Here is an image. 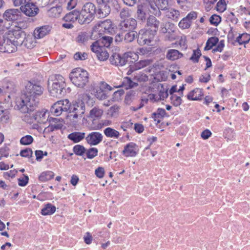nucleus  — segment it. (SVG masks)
<instances>
[{"instance_id": "obj_1", "label": "nucleus", "mask_w": 250, "mask_h": 250, "mask_svg": "<svg viewBox=\"0 0 250 250\" xmlns=\"http://www.w3.org/2000/svg\"><path fill=\"white\" fill-rule=\"evenodd\" d=\"M43 90L39 83L28 81L25 86L24 93L20 101L17 102L18 109L24 113L32 111L39 103L38 97L42 94Z\"/></svg>"}, {"instance_id": "obj_2", "label": "nucleus", "mask_w": 250, "mask_h": 250, "mask_svg": "<svg viewBox=\"0 0 250 250\" xmlns=\"http://www.w3.org/2000/svg\"><path fill=\"white\" fill-rule=\"evenodd\" d=\"M85 111L84 103L82 101L70 103L67 99L60 100L55 103L50 109L51 112L55 116H60L62 112L68 111L69 117L74 120L82 117Z\"/></svg>"}, {"instance_id": "obj_3", "label": "nucleus", "mask_w": 250, "mask_h": 250, "mask_svg": "<svg viewBox=\"0 0 250 250\" xmlns=\"http://www.w3.org/2000/svg\"><path fill=\"white\" fill-rule=\"evenodd\" d=\"M66 84L63 77L60 75L52 76L48 80V88L52 96L61 97L65 93Z\"/></svg>"}, {"instance_id": "obj_4", "label": "nucleus", "mask_w": 250, "mask_h": 250, "mask_svg": "<svg viewBox=\"0 0 250 250\" xmlns=\"http://www.w3.org/2000/svg\"><path fill=\"white\" fill-rule=\"evenodd\" d=\"M69 78L75 86L83 88L89 82V74L86 70L76 68L70 73Z\"/></svg>"}, {"instance_id": "obj_5", "label": "nucleus", "mask_w": 250, "mask_h": 250, "mask_svg": "<svg viewBox=\"0 0 250 250\" xmlns=\"http://www.w3.org/2000/svg\"><path fill=\"white\" fill-rule=\"evenodd\" d=\"M96 11V6L93 3L88 2L85 3L80 12V24H86L91 22L94 19Z\"/></svg>"}, {"instance_id": "obj_6", "label": "nucleus", "mask_w": 250, "mask_h": 250, "mask_svg": "<svg viewBox=\"0 0 250 250\" xmlns=\"http://www.w3.org/2000/svg\"><path fill=\"white\" fill-rule=\"evenodd\" d=\"M148 10L149 12L156 17L162 15L161 10H166L168 6V0H149Z\"/></svg>"}, {"instance_id": "obj_7", "label": "nucleus", "mask_w": 250, "mask_h": 250, "mask_svg": "<svg viewBox=\"0 0 250 250\" xmlns=\"http://www.w3.org/2000/svg\"><path fill=\"white\" fill-rule=\"evenodd\" d=\"M17 91V87L14 82L9 80H5L2 86L0 87V92L7 96L9 99L8 102L10 99L15 97Z\"/></svg>"}, {"instance_id": "obj_8", "label": "nucleus", "mask_w": 250, "mask_h": 250, "mask_svg": "<svg viewBox=\"0 0 250 250\" xmlns=\"http://www.w3.org/2000/svg\"><path fill=\"white\" fill-rule=\"evenodd\" d=\"M156 34L149 30H141L138 34L137 42L140 45H149L154 38Z\"/></svg>"}, {"instance_id": "obj_9", "label": "nucleus", "mask_w": 250, "mask_h": 250, "mask_svg": "<svg viewBox=\"0 0 250 250\" xmlns=\"http://www.w3.org/2000/svg\"><path fill=\"white\" fill-rule=\"evenodd\" d=\"M8 36L12 39L14 42L18 46L22 45L25 39L26 34L24 31L21 28L18 27L17 29L10 30L8 32Z\"/></svg>"}, {"instance_id": "obj_10", "label": "nucleus", "mask_w": 250, "mask_h": 250, "mask_svg": "<svg viewBox=\"0 0 250 250\" xmlns=\"http://www.w3.org/2000/svg\"><path fill=\"white\" fill-rule=\"evenodd\" d=\"M0 49L3 52L11 53L17 50L18 45H16L12 38L3 37L0 41Z\"/></svg>"}, {"instance_id": "obj_11", "label": "nucleus", "mask_w": 250, "mask_h": 250, "mask_svg": "<svg viewBox=\"0 0 250 250\" xmlns=\"http://www.w3.org/2000/svg\"><path fill=\"white\" fill-rule=\"evenodd\" d=\"M110 91L112 90L111 87L105 82H102L99 86L96 87L95 91V96L96 97L103 100L108 97L106 90Z\"/></svg>"}, {"instance_id": "obj_12", "label": "nucleus", "mask_w": 250, "mask_h": 250, "mask_svg": "<svg viewBox=\"0 0 250 250\" xmlns=\"http://www.w3.org/2000/svg\"><path fill=\"white\" fill-rule=\"evenodd\" d=\"M137 25V21L133 18H129L122 21L119 25L120 30L123 32L135 31Z\"/></svg>"}, {"instance_id": "obj_13", "label": "nucleus", "mask_w": 250, "mask_h": 250, "mask_svg": "<svg viewBox=\"0 0 250 250\" xmlns=\"http://www.w3.org/2000/svg\"><path fill=\"white\" fill-rule=\"evenodd\" d=\"M152 60H151L147 59L141 60L139 62L135 63L133 65H130L129 66V69L127 72V74L129 75L131 74V73L134 71L143 68L146 66H149V67H150V65L152 64Z\"/></svg>"}, {"instance_id": "obj_14", "label": "nucleus", "mask_w": 250, "mask_h": 250, "mask_svg": "<svg viewBox=\"0 0 250 250\" xmlns=\"http://www.w3.org/2000/svg\"><path fill=\"white\" fill-rule=\"evenodd\" d=\"M21 12L18 9H9L6 10L3 15V17L7 21H14L21 18Z\"/></svg>"}, {"instance_id": "obj_15", "label": "nucleus", "mask_w": 250, "mask_h": 250, "mask_svg": "<svg viewBox=\"0 0 250 250\" xmlns=\"http://www.w3.org/2000/svg\"><path fill=\"white\" fill-rule=\"evenodd\" d=\"M21 12H22L26 15L33 17L38 13V8L32 3L27 2L20 7Z\"/></svg>"}, {"instance_id": "obj_16", "label": "nucleus", "mask_w": 250, "mask_h": 250, "mask_svg": "<svg viewBox=\"0 0 250 250\" xmlns=\"http://www.w3.org/2000/svg\"><path fill=\"white\" fill-rule=\"evenodd\" d=\"M111 64L115 66H123L127 62L126 57L125 55L121 56L118 53H114L109 58Z\"/></svg>"}, {"instance_id": "obj_17", "label": "nucleus", "mask_w": 250, "mask_h": 250, "mask_svg": "<svg viewBox=\"0 0 250 250\" xmlns=\"http://www.w3.org/2000/svg\"><path fill=\"white\" fill-rule=\"evenodd\" d=\"M102 134L98 132H92L89 133L85 138L87 143L91 146H96L102 142Z\"/></svg>"}, {"instance_id": "obj_18", "label": "nucleus", "mask_w": 250, "mask_h": 250, "mask_svg": "<svg viewBox=\"0 0 250 250\" xmlns=\"http://www.w3.org/2000/svg\"><path fill=\"white\" fill-rule=\"evenodd\" d=\"M138 151L137 145L131 142L125 146L122 153L125 157H135L137 154Z\"/></svg>"}, {"instance_id": "obj_19", "label": "nucleus", "mask_w": 250, "mask_h": 250, "mask_svg": "<svg viewBox=\"0 0 250 250\" xmlns=\"http://www.w3.org/2000/svg\"><path fill=\"white\" fill-rule=\"evenodd\" d=\"M160 21L158 20L155 17L149 16L147 19V30H149L156 34L160 26Z\"/></svg>"}, {"instance_id": "obj_20", "label": "nucleus", "mask_w": 250, "mask_h": 250, "mask_svg": "<svg viewBox=\"0 0 250 250\" xmlns=\"http://www.w3.org/2000/svg\"><path fill=\"white\" fill-rule=\"evenodd\" d=\"M98 27L102 31L108 33H112L114 32L113 24L110 20H105L100 21Z\"/></svg>"}, {"instance_id": "obj_21", "label": "nucleus", "mask_w": 250, "mask_h": 250, "mask_svg": "<svg viewBox=\"0 0 250 250\" xmlns=\"http://www.w3.org/2000/svg\"><path fill=\"white\" fill-rule=\"evenodd\" d=\"M50 125L48 127L51 131L55 130L61 129L63 126V120L56 118H50L49 119Z\"/></svg>"}, {"instance_id": "obj_22", "label": "nucleus", "mask_w": 250, "mask_h": 250, "mask_svg": "<svg viewBox=\"0 0 250 250\" xmlns=\"http://www.w3.org/2000/svg\"><path fill=\"white\" fill-rule=\"evenodd\" d=\"M161 11L165 12L166 17L173 21H177L180 16V13L178 10L172 8H168V6L166 10H161Z\"/></svg>"}, {"instance_id": "obj_23", "label": "nucleus", "mask_w": 250, "mask_h": 250, "mask_svg": "<svg viewBox=\"0 0 250 250\" xmlns=\"http://www.w3.org/2000/svg\"><path fill=\"white\" fill-rule=\"evenodd\" d=\"M81 15L79 11L73 10L66 14L63 19L66 22H74L78 20L79 23H80V19H81Z\"/></svg>"}, {"instance_id": "obj_24", "label": "nucleus", "mask_w": 250, "mask_h": 250, "mask_svg": "<svg viewBox=\"0 0 250 250\" xmlns=\"http://www.w3.org/2000/svg\"><path fill=\"white\" fill-rule=\"evenodd\" d=\"M50 30L49 25H44L36 28L34 31V36L35 38H42L46 35Z\"/></svg>"}, {"instance_id": "obj_25", "label": "nucleus", "mask_w": 250, "mask_h": 250, "mask_svg": "<svg viewBox=\"0 0 250 250\" xmlns=\"http://www.w3.org/2000/svg\"><path fill=\"white\" fill-rule=\"evenodd\" d=\"M203 96V92L202 89L195 88L191 91L187 95V98L189 100L198 101L201 100Z\"/></svg>"}, {"instance_id": "obj_26", "label": "nucleus", "mask_w": 250, "mask_h": 250, "mask_svg": "<svg viewBox=\"0 0 250 250\" xmlns=\"http://www.w3.org/2000/svg\"><path fill=\"white\" fill-rule=\"evenodd\" d=\"M32 116L34 120L40 124H44L48 120V115L43 110L37 111Z\"/></svg>"}, {"instance_id": "obj_27", "label": "nucleus", "mask_w": 250, "mask_h": 250, "mask_svg": "<svg viewBox=\"0 0 250 250\" xmlns=\"http://www.w3.org/2000/svg\"><path fill=\"white\" fill-rule=\"evenodd\" d=\"M62 3L56 4L55 6L51 7L47 12L49 17L56 18L59 17L62 12Z\"/></svg>"}, {"instance_id": "obj_28", "label": "nucleus", "mask_w": 250, "mask_h": 250, "mask_svg": "<svg viewBox=\"0 0 250 250\" xmlns=\"http://www.w3.org/2000/svg\"><path fill=\"white\" fill-rule=\"evenodd\" d=\"M103 110L102 108L98 106H94L90 110L88 118L92 120L100 119L103 115Z\"/></svg>"}, {"instance_id": "obj_29", "label": "nucleus", "mask_w": 250, "mask_h": 250, "mask_svg": "<svg viewBox=\"0 0 250 250\" xmlns=\"http://www.w3.org/2000/svg\"><path fill=\"white\" fill-rule=\"evenodd\" d=\"M84 137L85 133L84 132H73L69 134L68 136V138L75 143L80 142L83 139Z\"/></svg>"}, {"instance_id": "obj_30", "label": "nucleus", "mask_w": 250, "mask_h": 250, "mask_svg": "<svg viewBox=\"0 0 250 250\" xmlns=\"http://www.w3.org/2000/svg\"><path fill=\"white\" fill-rule=\"evenodd\" d=\"M183 54L176 49H169L167 54V58L169 60L174 61L181 58Z\"/></svg>"}, {"instance_id": "obj_31", "label": "nucleus", "mask_w": 250, "mask_h": 250, "mask_svg": "<svg viewBox=\"0 0 250 250\" xmlns=\"http://www.w3.org/2000/svg\"><path fill=\"white\" fill-rule=\"evenodd\" d=\"M138 85V83L136 82H133L129 77H125L122 82V86L125 89L132 88Z\"/></svg>"}, {"instance_id": "obj_32", "label": "nucleus", "mask_w": 250, "mask_h": 250, "mask_svg": "<svg viewBox=\"0 0 250 250\" xmlns=\"http://www.w3.org/2000/svg\"><path fill=\"white\" fill-rule=\"evenodd\" d=\"M104 135L108 138L117 139L120 136V133L117 130L111 127H107L104 131Z\"/></svg>"}, {"instance_id": "obj_33", "label": "nucleus", "mask_w": 250, "mask_h": 250, "mask_svg": "<svg viewBox=\"0 0 250 250\" xmlns=\"http://www.w3.org/2000/svg\"><path fill=\"white\" fill-rule=\"evenodd\" d=\"M56 211V207L51 204H47L42 209V214L43 215H48L52 214Z\"/></svg>"}, {"instance_id": "obj_34", "label": "nucleus", "mask_w": 250, "mask_h": 250, "mask_svg": "<svg viewBox=\"0 0 250 250\" xmlns=\"http://www.w3.org/2000/svg\"><path fill=\"white\" fill-rule=\"evenodd\" d=\"M98 41L100 43L101 45L103 46V47L108 48L112 42L113 38L109 36L103 35Z\"/></svg>"}, {"instance_id": "obj_35", "label": "nucleus", "mask_w": 250, "mask_h": 250, "mask_svg": "<svg viewBox=\"0 0 250 250\" xmlns=\"http://www.w3.org/2000/svg\"><path fill=\"white\" fill-rule=\"evenodd\" d=\"M250 41V34L247 33L240 34L236 40V41L240 45L247 44Z\"/></svg>"}, {"instance_id": "obj_36", "label": "nucleus", "mask_w": 250, "mask_h": 250, "mask_svg": "<svg viewBox=\"0 0 250 250\" xmlns=\"http://www.w3.org/2000/svg\"><path fill=\"white\" fill-rule=\"evenodd\" d=\"M35 38V37L34 38L32 36L28 35L27 36H25V39L22 45H23L27 48H33L35 45L36 43Z\"/></svg>"}, {"instance_id": "obj_37", "label": "nucleus", "mask_w": 250, "mask_h": 250, "mask_svg": "<svg viewBox=\"0 0 250 250\" xmlns=\"http://www.w3.org/2000/svg\"><path fill=\"white\" fill-rule=\"evenodd\" d=\"M219 39L216 37H212L209 38L207 42L206 46L204 48L205 50H209L212 48V47L215 45L218 42Z\"/></svg>"}, {"instance_id": "obj_38", "label": "nucleus", "mask_w": 250, "mask_h": 250, "mask_svg": "<svg viewBox=\"0 0 250 250\" xmlns=\"http://www.w3.org/2000/svg\"><path fill=\"white\" fill-rule=\"evenodd\" d=\"M103 36V31L98 27H96L92 30L90 38L92 40L98 41Z\"/></svg>"}, {"instance_id": "obj_39", "label": "nucleus", "mask_w": 250, "mask_h": 250, "mask_svg": "<svg viewBox=\"0 0 250 250\" xmlns=\"http://www.w3.org/2000/svg\"><path fill=\"white\" fill-rule=\"evenodd\" d=\"M127 32L124 37V41L125 42H131L137 37L138 33L135 31Z\"/></svg>"}, {"instance_id": "obj_40", "label": "nucleus", "mask_w": 250, "mask_h": 250, "mask_svg": "<svg viewBox=\"0 0 250 250\" xmlns=\"http://www.w3.org/2000/svg\"><path fill=\"white\" fill-rule=\"evenodd\" d=\"M54 174L52 171H46L42 173L39 177V180L45 182L51 180L53 178Z\"/></svg>"}, {"instance_id": "obj_41", "label": "nucleus", "mask_w": 250, "mask_h": 250, "mask_svg": "<svg viewBox=\"0 0 250 250\" xmlns=\"http://www.w3.org/2000/svg\"><path fill=\"white\" fill-rule=\"evenodd\" d=\"M110 12V7L108 5H104L103 7L102 6H100V8L98 10V15L100 17H105L107 16Z\"/></svg>"}, {"instance_id": "obj_42", "label": "nucleus", "mask_w": 250, "mask_h": 250, "mask_svg": "<svg viewBox=\"0 0 250 250\" xmlns=\"http://www.w3.org/2000/svg\"><path fill=\"white\" fill-rule=\"evenodd\" d=\"M119 106L117 105H114L111 106L107 110V115L111 117H117L119 114Z\"/></svg>"}, {"instance_id": "obj_43", "label": "nucleus", "mask_w": 250, "mask_h": 250, "mask_svg": "<svg viewBox=\"0 0 250 250\" xmlns=\"http://www.w3.org/2000/svg\"><path fill=\"white\" fill-rule=\"evenodd\" d=\"M96 56L98 60L101 61H104L109 58V54L105 50V48H104L99 52H98V53L96 54Z\"/></svg>"}, {"instance_id": "obj_44", "label": "nucleus", "mask_w": 250, "mask_h": 250, "mask_svg": "<svg viewBox=\"0 0 250 250\" xmlns=\"http://www.w3.org/2000/svg\"><path fill=\"white\" fill-rule=\"evenodd\" d=\"M85 147L82 145H77L73 147L74 152L78 156H82L85 152Z\"/></svg>"}, {"instance_id": "obj_45", "label": "nucleus", "mask_w": 250, "mask_h": 250, "mask_svg": "<svg viewBox=\"0 0 250 250\" xmlns=\"http://www.w3.org/2000/svg\"><path fill=\"white\" fill-rule=\"evenodd\" d=\"M33 138L29 135L22 137L20 140V143L22 145H29L33 142Z\"/></svg>"}, {"instance_id": "obj_46", "label": "nucleus", "mask_w": 250, "mask_h": 250, "mask_svg": "<svg viewBox=\"0 0 250 250\" xmlns=\"http://www.w3.org/2000/svg\"><path fill=\"white\" fill-rule=\"evenodd\" d=\"M104 48V47H103V46L101 45L100 43L98 41H96L91 45V50L93 52L95 53L96 54H97L98 52H99Z\"/></svg>"}, {"instance_id": "obj_47", "label": "nucleus", "mask_w": 250, "mask_h": 250, "mask_svg": "<svg viewBox=\"0 0 250 250\" xmlns=\"http://www.w3.org/2000/svg\"><path fill=\"white\" fill-rule=\"evenodd\" d=\"M148 76L143 73H139L135 75L133 78V80L137 82H145L148 80Z\"/></svg>"}, {"instance_id": "obj_48", "label": "nucleus", "mask_w": 250, "mask_h": 250, "mask_svg": "<svg viewBox=\"0 0 250 250\" xmlns=\"http://www.w3.org/2000/svg\"><path fill=\"white\" fill-rule=\"evenodd\" d=\"M135 94H136V92H135V91H134L133 90H130V91H128L126 93L125 97V102L127 104H130V103L135 98V96H136Z\"/></svg>"}, {"instance_id": "obj_49", "label": "nucleus", "mask_w": 250, "mask_h": 250, "mask_svg": "<svg viewBox=\"0 0 250 250\" xmlns=\"http://www.w3.org/2000/svg\"><path fill=\"white\" fill-rule=\"evenodd\" d=\"M201 56V53L200 49L194 50L191 57L190 58V60L194 63H197L199 62V59Z\"/></svg>"}, {"instance_id": "obj_50", "label": "nucleus", "mask_w": 250, "mask_h": 250, "mask_svg": "<svg viewBox=\"0 0 250 250\" xmlns=\"http://www.w3.org/2000/svg\"><path fill=\"white\" fill-rule=\"evenodd\" d=\"M191 22L185 17L179 23V26L182 29H188L191 26Z\"/></svg>"}, {"instance_id": "obj_51", "label": "nucleus", "mask_w": 250, "mask_h": 250, "mask_svg": "<svg viewBox=\"0 0 250 250\" xmlns=\"http://www.w3.org/2000/svg\"><path fill=\"white\" fill-rule=\"evenodd\" d=\"M170 99L171 103L175 106H178L181 104L182 99L180 96H178L176 95H172L171 96Z\"/></svg>"}, {"instance_id": "obj_52", "label": "nucleus", "mask_w": 250, "mask_h": 250, "mask_svg": "<svg viewBox=\"0 0 250 250\" xmlns=\"http://www.w3.org/2000/svg\"><path fill=\"white\" fill-rule=\"evenodd\" d=\"M87 157L89 159H92L97 155L98 149L96 148H90L86 152Z\"/></svg>"}, {"instance_id": "obj_53", "label": "nucleus", "mask_w": 250, "mask_h": 250, "mask_svg": "<svg viewBox=\"0 0 250 250\" xmlns=\"http://www.w3.org/2000/svg\"><path fill=\"white\" fill-rule=\"evenodd\" d=\"M87 54L84 52H78L74 55V58L75 60H85L87 58Z\"/></svg>"}, {"instance_id": "obj_54", "label": "nucleus", "mask_w": 250, "mask_h": 250, "mask_svg": "<svg viewBox=\"0 0 250 250\" xmlns=\"http://www.w3.org/2000/svg\"><path fill=\"white\" fill-rule=\"evenodd\" d=\"M209 21L211 24L217 26L221 22V18L219 16L214 14L210 17Z\"/></svg>"}, {"instance_id": "obj_55", "label": "nucleus", "mask_w": 250, "mask_h": 250, "mask_svg": "<svg viewBox=\"0 0 250 250\" xmlns=\"http://www.w3.org/2000/svg\"><path fill=\"white\" fill-rule=\"evenodd\" d=\"M77 41L79 42L83 43L88 39V36L85 32H81L77 36Z\"/></svg>"}, {"instance_id": "obj_56", "label": "nucleus", "mask_w": 250, "mask_h": 250, "mask_svg": "<svg viewBox=\"0 0 250 250\" xmlns=\"http://www.w3.org/2000/svg\"><path fill=\"white\" fill-rule=\"evenodd\" d=\"M216 9L218 11L222 12L226 10V4L225 0H220L216 4Z\"/></svg>"}, {"instance_id": "obj_57", "label": "nucleus", "mask_w": 250, "mask_h": 250, "mask_svg": "<svg viewBox=\"0 0 250 250\" xmlns=\"http://www.w3.org/2000/svg\"><path fill=\"white\" fill-rule=\"evenodd\" d=\"M9 149L7 146L2 147L0 148V160L3 157H7L9 155Z\"/></svg>"}, {"instance_id": "obj_58", "label": "nucleus", "mask_w": 250, "mask_h": 250, "mask_svg": "<svg viewBox=\"0 0 250 250\" xmlns=\"http://www.w3.org/2000/svg\"><path fill=\"white\" fill-rule=\"evenodd\" d=\"M32 153V150L30 148H26L25 149L22 150L20 152L21 155L22 157H29L30 156H31Z\"/></svg>"}, {"instance_id": "obj_59", "label": "nucleus", "mask_w": 250, "mask_h": 250, "mask_svg": "<svg viewBox=\"0 0 250 250\" xmlns=\"http://www.w3.org/2000/svg\"><path fill=\"white\" fill-rule=\"evenodd\" d=\"M120 16L122 19H127L126 18L130 16L129 10L128 9H123L120 12Z\"/></svg>"}, {"instance_id": "obj_60", "label": "nucleus", "mask_w": 250, "mask_h": 250, "mask_svg": "<svg viewBox=\"0 0 250 250\" xmlns=\"http://www.w3.org/2000/svg\"><path fill=\"white\" fill-rule=\"evenodd\" d=\"M29 180V178L28 176L24 175L23 178H19L18 179V184L20 186L24 187L25 186Z\"/></svg>"}, {"instance_id": "obj_61", "label": "nucleus", "mask_w": 250, "mask_h": 250, "mask_svg": "<svg viewBox=\"0 0 250 250\" xmlns=\"http://www.w3.org/2000/svg\"><path fill=\"white\" fill-rule=\"evenodd\" d=\"M95 174L99 178H102L104 175V170L102 167H99L95 171Z\"/></svg>"}, {"instance_id": "obj_62", "label": "nucleus", "mask_w": 250, "mask_h": 250, "mask_svg": "<svg viewBox=\"0 0 250 250\" xmlns=\"http://www.w3.org/2000/svg\"><path fill=\"white\" fill-rule=\"evenodd\" d=\"M166 114V110L161 108H159L155 112L153 113V116L155 117L156 115H158V117H160L161 119H162Z\"/></svg>"}, {"instance_id": "obj_63", "label": "nucleus", "mask_w": 250, "mask_h": 250, "mask_svg": "<svg viewBox=\"0 0 250 250\" xmlns=\"http://www.w3.org/2000/svg\"><path fill=\"white\" fill-rule=\"evenodd\" d=\"M197 17V14L194 11H191L185 17L187 20L192 23L193 20L196 19Z\"/></svg>"}, {"instance_id": "obj_64", "label": "nucleus", "mask_w": 250, "mask_h": 250, "mask_svg": "<svg viewBox=\"0 0 250 250\" xmlns=\"http://www.w3.org/2000/svg\"><path fill=\"white\" fill-rule=\"evenodd\" d=\"M132 125L133 123H131L130 121L124 122L121 124V128H122L124 131H126L127 128H131Z\"/></svg>"}]
</instances>
